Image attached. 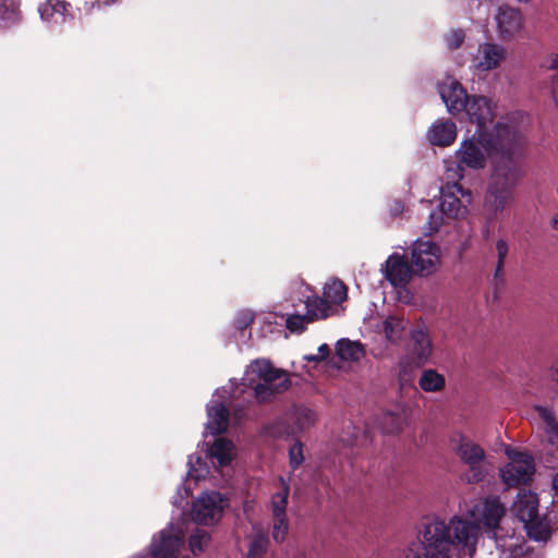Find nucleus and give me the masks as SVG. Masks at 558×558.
Instances as JSON below:
<instances>
[{
  "instance_id": "1",
  "label": "nucleus",
  "mask_w": 558,
  "mask_h": 558,
  "mask_svg": "<svg viewBox=\"0 0 558 558\" xmlns=\"http://www.w3.org/2000/svg\"><path fill=\"white\" fill-rule=\"evenodd\" d=\"M463 112L471 123L476 124L481 143L493 157L484 206L497 216L512 203L515 189L524 177L522 163L514 157L521 135L514 125L505 122H497L493 131H486V124L493 121L494 112L490 100L485 96L472 95Z\"/></svg>"
},
{
  "instance_id": "2",
  "label": "nucleus",
  "mask_w": 558,
  "mask_h": 558,
  "mask_svg": "<svg viewBox=\"0 0 558 558\" xmlns=\"http://www.w3.org/2000/svg\"><path fill=\"white\" fill-rule=\"evenodd\" d=\"M477 526L465 519L453 517L449 524L434 518L422 523L418 542H413L405 553V558H450L453 546L474 544Z\"/></svg>"
},
{
  "instance_id": "3",
  "label": "nucleus",
  "mask_w": 558,
  "mask_h": 558,
  "mask_svg": "<svg viewBox=\"0 0 558 558\" xmlns=\"http://www.w3.org/2000/svg\"><path fill=\"white\" fill-rule=\"evenodd\" d=\"M538 507L537 494L520 489L512 505V512L523 523L530 539L546 542L550 538L553 530L547 514H539Z\"/></svg>"
},
{
  "instance_id": "4",
  "label": "nucleus",
  "mask_w": 558,
  "mask_h": 558,
  "mask_svg": "<svg viewBox=\"0 0 558 558\" xmlns=\"http://www.w3.org/2000/svg\"><path fill=\"white\" fill-rule=\"evenodd\" d=\"M317 414L303 404H294L282 416L266 426V433L275 438L298 437L315 426Z\"/></svg>"
},
{
  "instance_id": "5",
  "label": "nucleus",
  "mask_w": 558,
  "mask_h": 558,
  "mask_svg": "<svg viewBox=\"0 0 558 558\" xmlns=\"http://www.w3.org/2000/svg\"><path fill=\"white\" fill-rule=\"evenodd\" d=\"M452 451L460 462L468 466L464 478L470 484L480 483L485 477L483 463L486 458L485 450L461 432H456L450 437Z\"/></svg>"
},
{
  "instance_id": "6",
  "label": "nucleus",
  "mask_w": 558,
  "mask_h": 558,
  "mask_svg": "<svg viewBox=\"0 0 558 558\" xmlns=\"http://www.w3.org/2000/svg\"><path fill=\"white\" fill-rule=\"evenodd\" d=\"M251 369L263 380L254 388L255 397L260 402L269 401L272 396L286 391L291 385L287 373L275 368L268 360L254 361Z\"/></svg>"
},
{
  "instance_id": "7",
  "label": "nucleus",
  "mask_w": 558,
  "mask_h": 558,
  "mask_svg": "<svg viewBox=\"0 0 558 558\" xmlns=\"http://www.w3.org/2000/svg\"><path fill=\"white\" fill-rule=\"evenodd\" d=\"M484 147L478 140H465L460 144L456 151V161L450 162L446 169L448 180H462L464 178L465 168L472 170L483 169L486 165V157L482 150Z\"/></svg>"
},
{
  "instance_id": "8",
  "label": "nucleus",
  "mask_w": 558,
  "mask_h": 558,
  "mask_svg": "<svg viewBox=\"0 0 558 558\" xmlns=\"http://www.w3.org/2000/svg\"><path fill=\"white\" fill-rule=\"evenodd\" d=\"M509 457L510 462L500 470L504 484L508 488L527 485L535 472L533 457L524 452H514Z\"/></svg>"
},
{
  "instance_id": "9",
  "label": "nucleus",
  "mask_w": 558,
  "mask_h": 558,
  "mask_svg": "<svg viewBox=\"0 0 558 558\" xmlns=\"http://www.w3.org/2000/svg\"><path fill=\"white\" fill-rule=\"evenodd\" d=\"M223 508L225 499L220 493H205L193 502L192 515L199 524L210 525L221 518Z\"/></svg>"
},
{
  "instance_id": "10",
  "label": "nucleus",
  "mask_w": 558,
  "mask_h": 558,
  "mask_svg": "<svg viewBox=\"0 0 558 558\" xmlns=\"http://www.w3.org/2000/svg\"><path fill=\"white\" fill-rule=\"evenodd\" d=\"M460 180H448L447 184L441 187V198L439 211L449 218H458L465 211L462 198L471 199V193L463 189L459 183Z\"/></svg>"
},
{
  "instance_id": "11",
  "label": "nucleus",
  "mask_w": 558,
  "mask_h": 558,
  "mask_svg": "<svg viewBox=\"0 0 558 558\" xmlns=\"http://www.w3.org/2000/svg\"><path fill=\"white\" fill-rule=\"evenodd\" d=\"M438 260L439 247L434 242L421 241L413 245L410 263L416 276L424 277L433 274Z\"/></svg>"
},
{
  "instance_id": "12",
  "label": "nucleus",
  "mask_w": 558,
  "mask_h": 558,
  "mask_svg": "<svg viewBox=\"0 0 558 558\" xmlns=\"http://www.w3.org/2000/svg\"><path fill=\"white\" fill-rule=\"evenodd\" d=\"M416 276L408 257L398 253L386 260L385 277L395 288L405 287Z\"/></svg>"
},
{
  "instance_id": "13",
  "label": "nucleus",
  "mask_w": 558,
  "mask_h": 558,
  "mask_svg": "<svg viewBox=\"0 0 558 558\" xmlns=\"http://www.w3.org/2000/svg\"><path fill=\"white\" fill-rule=\"evenodd\" d=\"M439 94L447 110L453 116L463 112L471 98L463 86L457 81H452L449 85L440 86Z\"/></svg>"
},
{
  "instance_id": "14",
  "label": "nucleus",
  "mask_w": 558,
  "mask_h": 558,
  "mask_svg": "<svg viewBox=\"0 0 558 558\" xmlns=\"http://www.w3.org/2000/svg\"><path fill=\"white\" fill-rule=\"evenodd\" d=\"M184 541L180 535H173L165 531L160 532L158 538H154L151 543L153 558H179L180 550Z\"/></svg>"
},
{
  "instance_id": "15",
  "label": "nucleus",
  "mask_w": 558,
  "mask_h": 558,
  "mask_svg": "<svg viewBox=\"0 0 558 558\" xmlns=\"http://www.w3.org/2000/svg\"><path fill=\"white\" fill-rule=\"evenodd\" d=\"M505 58V49L496 44L485 43L480 46L477 54L473 59V66L481 71L496 69Z\"/></svg>"
},
{
  "instance_id": "16",
  "label": "nucleus",
  "mask_w": 558,
  "mask_h": 558,
  "mask_svg": "<svg viewBox=\"0 0 558 558\" xmlns=\"http://www.w3.org/2000/svg\"><path fill=\"white\" fill-rule=\"evenodd\" d=\"M477 511L478 522L494 531L499 526L500 520L506 513V508L497 497H487L480 505Z\"/></svg>"
},
{
  "instance_id": "17",
  "label": "nucleus",
  "mask_w": 558,
  "mask_h": 558,
  "mask_svg": "<svg viewBox=\"0 0 558 558\" xmlns=\"http://www.w3.org/2000/svg\"><path fill=\"white\" fill-rule=\"evenodd\" d=\"M432 340L427 331L417 327L410 333L409 351L418 364H425L432 354Z\"/></svg>"
},
{
  "instance_id": "18",
  "label": "nucleus",
  "mask_w": 558,
  "mask_h": 558,
  "mask_svg": "<svg viewBox=\"0 0 558 558\" xmlns=\"http://www.w3.org/2000/svg\"><path fill=\"white\" fill-rule=\"evenodd\" d=\"M497 27L502 38L514 35L522 26L521 12L508 5H501L496 15Z\"/></svg>"
},
{
  "instance_id": "19",
  "label": "nucleus",
  "mask_w": 558,
  "mask_h": 558,
  "mask_svg": "<svg viewBox=\"0 0 558 558\" xmlns=\"http://www.w3.org/2000/svg\"><path fill=\"white\" fill-rule=\"evenodd\" d=\"M427 137L434 146H449L457 137V125L451 120H438L428 130Z\"/></svg>"
},
{
  "instance_id": "20",
  "label": "nucleus",
  "mask_w": 558,
  "mask_h": 558,
  "mask_svg": "<svg viewBox=\"0 0 558 558\" xmlns=\"http://www.w3.org/2000/svg\"><path fill=\"white\" fill-rule=\"evenodd\" d=\"M208 423L207 428L214 435H219L227 430L229 423V411L222 402H217L207 409Z\"/></svg>"
},
{
  "instance_id": "21",
  "label": "nucleus",
  "mask_w": 558,
  "mask_h": 558,
  "mask_svg": "<svg viewBox=\"0 0 558 558\" xmlns=\"http://www.w3.org/2000/svg\"><path fill=\"white\" fill-rule=\"evenodd\" d=\"M69 8H71V4L66 1L46 0L39 5L38 12L44 21L58 23L59 19L62 22L65 20Z\"/></svg>"
},
{
  "instance_id": "22",
  "label": "nucleus",
  "mask_w": 558,
  "mask_h": 558,
  "mask_svg": "<svg viewBox=\"0 0 558 558\" xmlns=\"http://www.w3.org/2000/svg\"><path fill=\"white\" fill-rule=\"evenodd\" d=\"M305 307L307 322L311 323L327 318L331 312V305L327 302V300L318 295L307 298L305 301Z\"/></svg>"
},
{
  "instance_id": "23",
  "label": "nucleus",
  "mask_w": 558,
  "mask_h": 558,
  "mask_svg": "<svg viewBox=\"0 0 558 558\" xmlns=\"http://www.w3.org/2000/svg\"><path fill=\"white\" fill-rule=\"evenodd\" d=\"M336 353L343 361L357 362L364 357L365 350L359 341L340 339L336 344Z\"/></svg>"
},
{
  "instance_id": "24",
  "label": "nucleus",
  "mask_w": 558,
  "mask_h": 558,
  "mask_svg": "<svg viewBox=\"0 0 558 558\" xmlns=\"http://www.w3.org/2000/svg\"><path fill=\"white\" fill-rule=\"evenodd\" d=\"M418 386L426 392H438L445 388L446 380L437 371L429 368L422 372Z\"/></svg>"
},
{
  "instance_id": "25",
  "label": "nucleus",
  "mask_w": 558,
  "mask_h": 558,
  "mask_svg": "<svg viewBox=\"0 0 558 558\" xmlns=\"http://www.w3.org/2000/svg\"><path fill=\"white\" fill-rule=\"evenodd\" d=\"M279 483L280 490L275 493L271 497L272 517H287L290 486L282 476L279 477Z\"/></svg>"
},
{
  "instance_id": "26",
  "label": "nucleus",
  "mask_w": 558,
  "mask_h": 558,
  "mask_svg": "<svg viewBox=\"0 0 558 558\" xmlns=\"http://www.w3.org/2000/svg\"><path fill=\"white\" fill-rule=\"evenodd\" d=\"M269 547V537L266 532L258 530L250 539L246 558H264Z\"/></svg>"
},
{
  "instance_id": "27",
  "label": "nucleus",
  "mask_w": 558,
  "mask_h": 558,
  "mask_svg": "<svg viewBox=\"0 0 558 558\" xmlns=\"http://www.w3.org/2000/svg\"><path fill=\"white\" fill-rule=\"evenodd\" d=\"M233 444L231 440L226 438H217L211 445L210 456L219 462L220 465L225 466L232 461Z\"/></svg>"
},
{
  "instance_id": "28",
  "label": "nucleus",
  "mask_w": 558,
  "mask_h": 558,
  "mask_svg": "<svg viewBox=\"0 0 558 558\" xmlns=\"http://www.w3.org/2000/svg\"><path fill=\"white\" fill-rule=\"evenodd\" d=\"M348 288L340 279H333L324 288V299L331 304H341L347 300Z\"/></svg>"
},
{
  "instance_id": "29",
  "label": "nucleus",
  "mask_w": 558,
  "mask_h": 558,
  "mask_svg": "<svg viewBox=\"0 0 558 558\" xmlns=\"http://www.w3.org/2000/svg\"><path fill=\"white\" fill-rule=\"evenodd\" d=\"M508 253H509L508 242L504 239L497 240V242H496L497 263H496L494 279H493L496 288L499 284L504 283V279H505L504 266H505V259L508 256Z\"/></svg>"
},
{
  "instance_id": "30",
  "label": "nucleus",
  "mask_w": 558,
  "mask_h": 558,
  "mask_svg": "<svg viewBox=\"0 0 558 558\" xmlns=\"http://www.w3.org/2000/svg\"><path fill=\"white\" fill-rule=\"evenodd\" d=\"M404 330V322L397 316H388L384 322V332L391 343H397Z\"/></svg>"
},
{
  "instance_id": "31",
  "label": "nucleus",
  "mask_w": 558,
  "mask_h": 558,
  "mask_svg": "<svg viewBox=\"0 0 558 558\" xmlns=\"http://www.w3.org/2000/svg\"><path fill=\"white\" fill-rule=\"evenodd\" d=\"M402 416L398 413L386 412L383 414L379 425L384 434H396L402 429Z\"/></svg>"
},
{
  "instance_id": "32",
  "label": "nucleus",
  "mask_w": 558,
  "mask_h": 558,
  "mask_svg": "<svg viewBox=\"0 0 558 558\" xmlns=\"http://www.w3.org/2000/svg\"><path fill=\"white\" fill-rule=\"evenodd\" d=\"M210 542V535L207 531L196 529L193 534L189 537V546L194 555H198L204 551Z\"/></svg>"
},
{
  "instance_id": "33",
  "label": "nucleus",
  "mask_w": 558,
  "mask_h": 558,
  "mask_svg": "<svg viewBox=\"0 0 558 558\" xmlns=\"http://www.w3.org/2000/svg\"><path fill=\"white\" fill-rule=\"evenodd\" d=\"M294 438V444L289 448V463L292 470H296L304 462V445L299 437Z\"/></svg>"
},
{
  "instance_id": "34",
  "label": "nucleus",
  "mask_w": 558,
  "mask_h": 558,
  "mask_svg": "<svg viewBox=\"0 0 558 558\" xmlns=\"http://www.w3.org/2000/svg\"><path fill=\"white\" fill-rule=\"evenodd\" d=\"M538 412L543 421L546 423L549 440L554 444L556 439H558V423L556 422L554 414L546 408H538Z\"/></svg>"
},
{
  "instance_id": "35",
  "label": "nucleus",
  "mask_w": 558,
  "mask_h": 558,
  "mask_svg": "<svg viewBox=\"0 0 558 558\" xmlns=\"http://www.w3.org/2000/svg\"><path fill=\"white\" fill-rule=\"evenodd\" d=\"M289 525L287 517H274V525L271 536L278 544L286 539L288 534Z\"/></svg>"
},
{
  "instance_id": "36",
  "label": "nucleus",
  "mask_w": 558,
  "mask_h": 558,
  "mask_svg": "<svg viewBox=\"0 0 558 558\" xmlns=\"http://www.w3.org/2000/svg\"><path fill=\"white\" fill-rule=\"evenodd\" d=\"M307 316L304 315H290L286 320V327L291 332L301 333L305 330V324H308Z\"/></svg>"
},
{
  "instance_id": "37",
  "label": "nucleus",
  "mask_w": 558,
  "mask_h": 558,
  "mask_svg": "<svg viewBox=\"0 0 558 558\" xmlns=\"http://www.w3.org/2000/svg\"><path fill=\"white\" fill-rule=\"evenodd\" d=\"M465 38L463 29H451L445 37L446 45L450 50H456L461 47Z\"/></svg>"
},
{
  "instance_id": "38",
  "label": "nucleus",
  "mask_w": 558,
  "mask_h": 558,
  "mask_svg": "<svg viewBox=\"0 0 558 558\" xmlns=\"http://www.w3.org/2000/svg\"><path fill=\"white\" fill-rule=\"evenodd\" d=\"M444 215L439 210H434L430 213L426 227V234H433L438 231L439 227L442 223Z\"/></svg>"
},
{
  "instance_id": "39",
  "label": "nucleus",
  "mask_w": 558,
  "mask_h": 558,
  "mask_svg": "<svg viewBox=\"0 0 558 558\" xmlns=\"http://www.w3.org/2000/svg\"><path fill=\"white\" fill-rule=\"evenodd\" d=\"M329 353H330V349H329L328 344L323 343L318 348L317 355H306L305 360H307L310 362H320V361L326 360L329 356Z\"/></svg>"
},
{
  "instance_id": "40",
  "label": "nucleus",
  "mask_w": 558,
  "mask_h": 558,
  "mask_svg": "<svg viewBox=\"0 0 558 558\" xmlns=\"http://www.w3.org/2000/svg\"><path fill=\"white\" fill-rule=\"evenodd\" d=\"M546 70H558V53L547 56L541 65Z\"/></svg>"
},
{
  "instance_id": "41",
  "label": "nucleus",
  "mask_w": 558,
  "mask_h": 558,
  "mask_svg": "<svg viewBox=\"0 0 558 558\" xmlns=\"http://www.w3.org/2000/svg\"><path fill=\"white\" fill-rule=\"evenodd\" d=\"M549 93L555 105L558 107V73L553 74L549 81Z\"/></svg>"
},
{
  "instance_id": "42",
  "label": "nucleus",
  "mask_w": 558,
  "mask_h": 558,
  "mask_svg": "<svg viewBox=\"0 0 558 558\" xmlns=\"http://www.w3.org/2000/svg\"><path fill=\"white\" fill-rule=\"evenodd\" d=\"M253 323V316L250 315V314H243L241 315L236 322H235V326L238 329L240 330H244L245 328H247L251 324Z\"/></svg>"
},
{
  "instance_id": "43",
  "label": "nucleus",
  "mask_w": 558,
  "mask_h": 558,
  "mask_svg": "<svg viewBox=\"0 0 558 558\" xmlns=\"http://www.w3.org/2000/svg\"><path fill=\"white\" fill-rule=\"evenodd\" d=\"M551 489L555 493V497H556L555 502L558 504V472L553 476Z\"/></svg>"
},
{
  "instance_id": "44",
  "label": "nucleus",
  "mask_w": 558,
  "mask_h": 558,
  "mask_svg": "<svg viewBox=\"0 0 558 558\" xmlns=\"http://www.w3.org/2000/svg\"><path fill=\"white\" fill-rule=\"evenodd\" d=\"M117 0H95V2H93V8L94 7H97L98 9L101 8V5H110L112 4L113 2H116Z\"/></svg>"
},
{
  "instance_id": "45",
  "label": "nucleus",
  "mask_w": 558,
  "mask_h": 558,
  "mask_svg": "<svg viewBox=\"0 0 558 558\" xmlns=\"http://www.w3.org/2000/svg\"><path fill=\"white\" fill-rule=\"evenodd\" d=\"M4 0H0V17H4L7 10L3 9L4 7Z\"/></svg>"
},
{
  "instance_id": "46",
  "label": "nucleus",
  "mask_w": 558,
  "mask_h": 558,
  "mask_svg": "<svg viewBox=\"0 0 558 558\" xmlns=\"http://www.w3.org/2000/svg\"><path fill=\"white\" fill-rule=\"evenodd\" d=\"M554 228L558 230V214L554 218Z\"/></svg>"
},
{
  "instance_id": "47",
  "label": "nucleus",
  "mask_w": 558,
  "mask_h": 558,
  "mask_svg": "<svg viewBox=\"0 0 558 558\" xmlns=\"http://www.w3.org/2000/svg\"><path fill=\"white\" fill-rule=\"evenodd\" d=\"M554 372H555L556 380L558 383V363L555 365Z\"/></svg>"
}]
</instances>
